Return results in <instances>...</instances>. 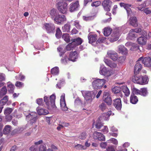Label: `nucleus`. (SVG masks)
<instances>
[{
    "mask_svg": "<svg viewBox=\"0 0 151 151\" xmlns=\"http://www.w3.org/2000/svg\"><path fill=\"white\" fill-rule=\"evenodd\" d=\"M132 81L134 83L141 85L147 84L149 81L148 76L146 75L144 76L134 74L131 78Z\"/></svg>",
    "mask_w": 151,
    "mask_h": 151,
    "instance_id": "1",
    "label": "nucleus"
},
{
    "mask_svg": "<svg viewBox=\"0 0 151 151\" xmlns=\"http://www.w3.org/2000/svg\"><path fill=\"white\" fill-rule=\"evenodd\" d=\"M55 96L52 94L50 97V100L48 97L45 96L44 98V101L45 102L47 109H56V106L55 105Z\"/></svg>",
    "mask_w": 151,
    "mask_h": 151,
    "instance_id": "2",
    "label": "nucleus"
},
{
    "mask_svg": "<svg viewBox=\"0 0 151 151\" xmlns=\"http://www.w3.org/2000/svg\"><path fill=\"white\" fill-rule=\"evenodd\" d=\"M27 113L26 112L24 113L25 115L26 116V119L29 122V123L31 125L35 123L37 120V114L36 113H28L27 115Z\"/></svg>",
    "mask_w": 151,
    "mask_h": 151,
    "instance_id": "3",
    "label": "nucleus"
},
{
    "mask_svg": "<svg viewBox=\"0 0 151 151\" xmlns=\"http://www.w3.org/2000/svg\"><path fill=\"white\" fill-rule=\"evenodd\" d=\"M57 8L59 12L62 14L66 13L67 10V4L65 2H60L57 4Z\"/></svg>",
    "mask_w": 151,
    "mask_h": 151,
    "instance_id": "4",
    "label": "nucleus"
},
{
    "mask_svg": "<svg viewBox=\"0 0 151 151\" xmlns=\"http://www.w3.org/2000/svg\"><path fill=\"white\" fill-rule=\"evenodd\" d=\"M105 82L106 80L104 79H98L93 81L92 86L94 89H98L102 87Z\"/></svg>",
    "mask_w": 151,
    "mask_h": 151,
    "instance_id": "5",
    "label": "nucleus"
},
{
    "mask_svg": "<svg viewBox=\"0 0 151 151\" xmlns=\"http://www.w3.org/2000/svg\"><path fill=\"white\" fill-rule=\"evenodd\" d=\"M119 97L115 98L113 100L112 104L116 110L120 111L122 108V101L120 97Z\"/></svg>",
    "mask_w": 151,
    "mask_h": 151,
    "instance_id": "6",
    "label": "nucleus"
},
{
    "mask_svg": "<svg viewBox=\"0 0 151 151\" xmlns=\"http://www.w3.org/2000/svg\"><path fill=\"white\" fill-rule=\"evenodd\" d=\"M45 29L48 33H53L55 32V26L53 24L45 23L44 24Z\"/></svg>",
    "mask_w": 151,
    "mask_h": 151,
    "instance_id": "7",
    "label": "nucleus"
},
{
    "mask_svg": "<svg viewBox=\"0 0 151 151\" xmlns=\"http://www.w3.org/2000/svg\"><path fill=\"white\" fill-rule=\"evenodd\" d=\"M66 18L65 16L59 14L57 17L54 19V22L55 23L60 24L66 21Z\"/></svg>",
    "mask_w": 151,
    "mask_h": 151,
    "instance_id": "8",
    "label": "nucleus"
},
{
    "mask_svg": "<svg viewBox=\"0 0 151 151\" xmlns=\"http://www.w3.org/2000/svg\"><path fill=\"white\" fill-rule=\"evenodd\" d=\"M103 99L104 101L108 105H111L112 103V100L111 97L109 94V93L106 91L104 92L103 93Z\"/></svg>",
    "mask_w": 151,
    "mask_h": 151,
    "instance_id": "9",
    "label": "nucleus"
},
{
    "mask_svg": "<svg viewBox=\"0 0 151 151\" xmlns=\"http://www.w3.org/2000/svg\"><path fill=\"white\" fill-rule=\"evenodd\" d=\"M79 7V1H76L75 2L72 3L70 5L69 11L71 12H73L77 11Z\"/></svg>",
    "mask_w": 151,
    "mask_h": 151,
    "instance_id": "10",
    "label": "nucleus"
},
{
    "mask_svg": "<svg viewBox=\"0 0 151 151\" xmlns=\"http://www.w3.org/2000/svg\"><path fill=\"white\" fill-rule=\"evenodd\" d=\"M112 3V2L110 0H104L102 3V5L105 11L109 12L110 11Z\"/></svg>",
    "mask_w": 151,
    "mask_h": 151,
    "instance_id": "11",
    "label": "nucleus"
},
{
    "mask_svg": "<svg viewBox=\"0 0 151 151\" xmlns=\"http://www.w3.org/2000/svg\"><path fill=\"white\" fill-rule=\"evenodd\" d=\"M112 91L114 94H116V95L119 97H123V94L121 91L122 89L119 87L116 86L114 87L112 89Z\"/></svg>",
    "mask_w": 151,
    "mask_h": 151,
    "instance_id": "12",
    "label": "nucleus"
},
{
    "mask_svg": "<svg viewBox=\"0 0 151 151\" xmlns=\"http://www.w3.org/2000/svg\"><path fill=\"white\" fill-rule=\"evenodd\" d=\"M120 35L119 33V31L118 30H115L111 35V40L112 42L117 41L119 38Z\"/></svg>",
    "mask_w": 151,
    "mask_h": 151,
    "instance_id": "13",
    "label": "nucleus"
},
{
    "mask_svg": "<svg viewBox=\"0 0 151 151\" xmlns=\"http://www.w3.org/2000/svg\"><path fill=\"white\" fill-rule=\"evenodd\" d=\"M88 42L90 43H92L97 40V35L96 34H93L91 33H90L88 35Z\"/></svg>",
    "mask_w": 151,
    "mask_h": 151,
    "instance_id": "14",
    "label": "nucleus"
},
{
    "mask_svg": "<svg viewBox=\"0 0 151 151\" xmlns=\"http://www.w3.org/2000/svg\"><path fill=\"white\" fill-rule=\"evenodd\" d=\"M119 5L121 7H123L126 10L128 14H130L132 12L131 9L129 8L132 6L131 4L121 2L120 3Z\"/></svg>",
    "mask_w": 151,
    "mask_h": 151,
    "instance_id": "15",
    "label": "nucleus"
},
{
    "mask_svg": "<svg viewBox=\"0 0 151 151\" xmlns=\"http://www.w3.org/2000/svg\"><path fill=\"white\" fill-rule=\"evenodd\" d=\"M142 63L145 66L147 67H151V58L150 57H146L143 58L142 60Z\"/></svg>",
    "mask_w": 151,
    "mask_h": 151,
    "instance_id": "16",
    "label": "nucleus"
},
{
    "mask_svg": "<svg viewBox=\"0 0 151 151\" xmlns=\"http://www.w3.org/2000/svg\"><path fill=\"white\" fill-rule=\"evenodd\" d=\"M142 68V65L139 62H137L134 68V74H138Z\"/></svg>",
    "mask_w": 151,
    "mask_h": 151,
    "instance_id": "17",
    "label": "nucleus"
},
{
    "mask_svg": "<svg viewBox=\"0 0 151 151\" xmlns=\"http://www.w3.org/2000/svg\"><path fill=\"white\" fill-rule=\"evenodd\" d=\"M78 58V54L76 51L70 52L69 55V59L72 61H75Z\"/></svg>",
    "mask_w": 151,
    "mask_h": 151,
    "instance_id": "18",
    "label": "nucleus"
},
{
    "mask_svg": "<svg viewBox=\"0 0 151 151\" xmlns=\"http://www.w3.org/2000/svg\"><path fill=\"white\" fill-rule=\"evenodd\" d=\"M49 14L50 16L52 19H53L54 21V19L59 14L57 10L55 9H51L50 12Z\"/></svg>",
    "mask_w": 151,
    "mask_h": 151,
    "instance_id": "19",
    "label": "nucleus"
},
{
    "mask_svg": "<svg viewBox=\"0 0 151 151\" xmlns=\"http://www.w3.org/2000/svg\"><path fill=\"white\" fill-rule=\"evenodd\" d=\"M137 36V34L132 29H131L128 34L127 38L129 40H132Z\"/></svg>",
    "mask_w": 151,
    "mask_h": 151,
    "instance_id": "20",
    "label": "nucleus"
},
{
    "mask_svg": "<svg viewBox=\"0 0 151 151\" xmlns=\"http://www.w3.org/2000/svg\"><path fill=\"white\" fill-rule=\"evenodd\" d=\"M118 51L119 53L123 55H126L128 53V51L124 46L120 45L118 46Z\"/></svg>",
    "mask_w": 151,
    "mask_h": 151,
    "instance_id": "21",
    "label": "nucleus"
},
{
    "mask_svg": "<svg viewBox=\"0 0 151 151\" xmlns=\"http://www.w3.org/2000/svg\"><path fill=\"white\" fill-rule=\"evenodd\" d=\"M130 102L133 104H136L138 101L137 97L134 93H132L130 96Z\"/></svg>",
    "mask_w": 151,
    "mask_h": 151,
    "instance_id": "22",
    "label": "nucleus"
},
{
    "mask_svg": "<svg viewBox=\"0 0 151 151\" xmlns=\"http://www.w3.org/2000/svg\"><path fill=\"white\" fill-rule=\"evenodd\" d=\"M147 39L146 37L141 36L138 38L137 39L138 43L140 45H145L146 43Z\"/></svg>",
    "mask_w": 151,
    "mask_h": 151,
    "instance_id": "23",
    "label": "nucleus"
},
{
    "mask_svg": "<svg viewBox=\"0 0 151 151\" xmlns=\"http://www.w3.org/2000/svg\"><path fill=\"white\" fill-rule=\"evenodd\" d=\"M130 24L131 25L134 27H137L138 25V23L136 17H134L130 18Z\"/></svg>",
    "mask_w": 151,
    "mask_h": 151,
    "instance_id": "24",
    "label": "nucleus"
},
{
    "mask_svg": "<svg viewBox=\"0 0 151 151\" xmlns=\"http://www.w3.org/2000/svg\"><path fill=\"white\" fill-rule=\"evenodd\" d=\"M108 54L110 58L113 61H115L117 60L118 55L116 52L114 53L109 52Z\"/></svg>",
    "mask_w": 151,
    "mask_h": 151,
    "instance_id": "25",
    "label": "nucleus"
},
{
    "mask_svg": "<svg viewBox=\"0 0 151 151\" xmlns=\"http://www.w3.org/2000/svg\"><path fill=\"white\" fill-rule=\"evenodd\" d=\"M7 86L8 91L10 93H13L14 88V86L10 82L7 83Z\"/></svg>",
    "mask_w": 151,
    "mask_h": 151,
    "instance_id": "26",
    "label": "nucleus"
},
{
    "mask_svg": "<svg viewBox=\"0 0 151 151\" xmlns=\"http://www.w3.org/2000/svg\"><path fill=\"white\" fill-rule=\"evenodd\" d=\"M84 97L86 101H88L90 102H91L92 101V97L90 92H86L84 96Z\"/></svg>",
    "mask_w": 151,
    "mask_h": 151,
    "instance_id": "27",
    "label": "nucleus"
},
{
    "mask_svg": "<svg viewBox=\"0 0 151 151\" xmlns=\"http://www.w3.org/2000/svg\"><path fill=\"white\" fill-rule=\"evenodd\" d=\"M51 73L53 76L58 75L59 73V69L58 67H55L51 70Z\"/></svg>",
    "mask_w": 151,
    "mask_h": 151,
    "instance_id": "28",
    "label": "nucleus"
},
{
    "mask_svg": "<svg viewBox=\"0 0 151 151\" xmlns=\"http://www.w3.org/2000/svg\"><path fill=\"white\" fill-rule=\"evenodd\" d=\"M72 40L77 46L81 45L83 42L82 39L79 37H78L76 39H72Z\"/></svg>",
    "mask_w": 151,
    "mask_h": 151,
    "instance_id": "29",
    "label": "nucleus"
},
{
    "mask_svg": "<svg viewBox=\"0 0 151 151\" xmlns=\"http://www.w3.org/2000/svg\"><path fill=\"white\" fill-rule=\"evenodd\" d=\"M37 112L39 115H45L48 113V111L43 109H40L37 110Z\"/></svg>",
    "mask_w": 151,
    "mask_h": 151,
    "instance_id": "30",
    "label": "nucleus"
},
{
    "mask_svg": "<svg viewBox=\"0 0 151 151\" xmlns=\"http://www.w3.org/2000/svg\"><path fill=\"white\" fill-rule=\"evenodd\" d=\"M70 26L69 24L67 23L65 24L62 27V30L64 32H70Z\"/></svg>",
    "mask_w": 151,
    "mask_h": 151,
    "instance_id": "31",
    "label": "nucleus"
},
{
    "mask_svg": "<svg viewBox=\"0 0 151 151\" xmlns=\"http://www.w3.org/2000/svg\"><path fill=\"white\" fill-rule=\"evenodd\" d=\"M112 29L109 27H106L104 29V34L105 36H108L111 33Z\"/></svg>",
    "mask_w": 151,
    "mask_h": 151,
    "instance_id": "32",
    "label": "nucleus"
},
{
    "mask_svg": "<svg viewBox=\"0 0 151 151\" xmlns=\"http://www.w3.org/2000/svg\"><path fill=\"white\" fill-rule=\"evenodd\" d=\"M11 129V127L9 125L5 126L3 130V132L4 134H7L10 133Z\"/></svg>",
    "mask_w": 151,
    "mask_h": 151,
    "instance_id": "33",
    "label": "nucleus"
},
{
    "mask_svg": "<svg viewBox=\"0 0 151 151\" xmlns=\"http://www.w3.org/2000/svg\"><path fill=\"white\" fill-rule=\"evenodd\" d=\"M122 90L126 96H128L130 94V91L127 86H122Z\"/></svg>",
    "mask_w": 151,
    "mask_h": 151,
    "instance_id": "34",
    "label": "nucleus"
},
{
    "mask_svg": "<svg viewBox=\"0 0 151 151\" xmlns=\"http://www.w3.org/2000/svg\"><path fill=\"white\" fill-rule=\"evenodd\" d=\"M8 100V97L6 96L0 101V106H2L5 104Z\"/></svg>",
    "mask_w": 151,
    "mask_h": 151,
    "instance_id": "35",
    "label": "nucleus"
},
{
    "mask_svg": "<svg viewBox=\"0 0 151 151\" xmlns=\"http://www.w3.org/2000/svg\"><path fill=\"white\" fill-rule=\"evenodd\" d=\"M7 91V90L6 87H3L2 88L0 92V97H2L3 96L5 95L6 94Z\"/></svg>",
    "mask_w": 151,
    "mask_h": 151,
    "instance_id": "36",
    "label": "nucleus"
},
{
    "mask_svg": "<svg viewBox=\"0 0 151 151\" xmlns=\"http://www.w3.org/2000/svg\"><path fill=\"white\" fill-rule=\"evenodd\" d=\"M5 75L4 74L0 73V87L4 85V83L1 82L5 80Z\"/></svg>",
    "mask_w": 151,
    "mask_h": 151,
    "instance_id": "37",
    "label": "nucleus"
},
{
    "mask_svg": "<svg viewBox=\"0 0 151 151\" xmlns=\"http://www.w3.org/2000/svg\"><path fill=\"white\" fill-rule=\"evenodd\" d=\"M139 95L144 96H145L147 94V89L145 88H143L140 89Z\"/></svg>",
    "mask_w": 151,
    "mask_h": 151,
    "instance_id": "38",
    "label": "nucleus"
},
{
    "mask_svg": "<svg viewBox=\"0 0 151 151\" xmlns=\"http://www.w3.org/2000/svg\"><path fill=\"white\" fill-rule=\"evenodd\" d=\"M62 38L67 42L68 43L70 41V36L68 34H64L62 36Z\"/></svg>",
    "mask_w": 151,
    "mask_h": 151,
    "instance_id": "39",
    "label": "nucleus"
},
{
    "mask_svg": "<svg viewBox=\"0 0 151 151\" xmlns=\"http://www.w3.org/2000/svg\"><path fill=\"white\" fill-rule=\"evenodd\" d=\"M62 32L59 27H57L56 28L55 36L57 38H59L61 37L62 35Z\"/></svg>",
    "mask_w": 151,
    "mask_h": 151,
    "instance_id": "40",
    "label": "nucleus"
},
{
    "mask_svg": "<svg viewBox=\"0 0 151 151\" xmlns=\"http://www.w3.org/2000/svg\"><path fill=\"white\" fill-rule=\"evenodd\" d=\"M108 70L105 67H103L100 68L99 72L100 74L105 76L106 75V73Z\"/></svg>",
    "mask_w": 151,
    "mask_h": 151,
    "instance_id": "41",
    "label": "nucleus"
},
{
    "mask_svg": "<svg viewBox=\"0 0 151 151\" xmlns=\"http://www.w3.org/2000/svg\"><path fill=\"white\" fill-rule=\"evenodd\" d=\"M38 151H47L45 144L40 145L38 147Z\"/></svg>",
    "mask_w": 151,
    "mask_h": 151,
    "instance_id": "42",
    "label": "nucleus"
},
{
    "mask_svg": "<svg viewBox=\"0 0 151 151\" xmlns=\"http://www.w3.org/2000/svg\"><path fill=\"white\" fill-rule=\"evenodd\" d=\"M66 104L65 96H61V99L60 100V104L61 107L62 106H64V105H65Z\"/></svg>",
    "mask_w": 151,
    "mask_h": 151,
    "instance_id": "43",
    "label": "nucleus"
},
{
    "mask_svg": "<svg viewBox=\"0 0 151 151\" xmlns=\"http://www.w3.org/2000/svg\"><path fill=\"white\" fill-rule=\"evenodd\" d=\"M12 111V109L10 108H7L4 110V114L5 115L9 114Z\"/></svg>",
    "mask_w": 151,
    "mask_h": 151,
    "instance_id": "44",
    "label": "nucleus"
},
{
    "mask_svg": "<svg viewBox=\"0 0 151 151\" xmlns=\"http://www.w3.org/2000/svg\"><path fill=\"white\" fill-rule=\"evenodd\" d=\"M99 109L101 110L102 111H103L106 109L107 107L105 103H102L99 105Z\"/></svg>",
    "mask_w": 151,
    "mask_h": 151,
    "instance_id": "45",
    "label": "nucleus"
},
{
    "mask_svg": "<svg viewBox=\"0 0 151 151\" xmlns=\"http://www.w3.org/2000/svg\"><path fill=\"white\" fill-rule=\"evenodd\" d=\"M87 134L86 132L82 133L79 135L78 137L82 140L85 139L86 137Z\"/></svg>",
    "mask_w": 151,
    "mask_h": 151,
    "instance_id": "46",
    "label": "nucleus"
},
{
    "mask_svg": "<svg viewBox=\"0 0 151 151\" xmlns=\"http://www.w3.org/2000/svg\"><path fill=\"white\" fill-rule=\"evenodd\" d=\"M74 25L78 29H80L81 26L79 24V22L78 20H76L74 22Z\"/></svg>",
    "mask_w": 151,
    "mask_h": 151,
    "instance_id": "47",
    "label": "nucleus"
},
{
    "mask_svg": "<svg viewBox=\"0 0 151 151\" xmlns=\"http://www.w3.org/2000/svg\"><path fill=\"white\" fill-rule=\"evenodd\" d=\"M70 60L69 59V58H68L67 56H65L64 58H62L61 60V62L62 63L65 64L67 63V62Z\"/></svg>",
    "mask_w": 151,
    "mask_h": 151,
    "instance_id": "48",
    "label": "nucleus"
},
{
    "mask_svg": "<svg viewBox=\"0 0 151 151\" xmlns=\"http://www.w3.org/2000/svg\"><path fill=\"white\" fill-rule=\"evenodd\" d=\"M99 130L104 133H107L109 132L108 129L106 126H103Z\"/></svg>",
    "mask_w": 151,
    "mask_h": 151,
    "instance_id": "49",
    "label": "nucleus"
},
{
    "mask_svg": "<svg viewBox=\"0 0 151 151\" xmlns=\"http://www.w3.org/2000/svg\"><path fill=\"white\" fill-rule=\"evenodd\" d=\"M57 50L60 52V55L62 56L66 52L65 50H63L61 47H58Z\"/></svg>",
    "mask_w": 151,
    "mask_h": 151,
    "instance_id": "50",
    "label": "nucleus"
},
{
    "mask_svg": "<svg viewBox=\"0 0 151 151\" xmlns=\"http://www.w3.org/2000/svg\"><path fill=\"white\" fill-rule=\"evenodd\" d=\"M104 125L101 122H96L95 127L96 128L99 129H101Z\"/></svg>",
    "mask_w": 151,
    "mask_h": 151,
    "instance_id": "51",
    "label": "nucleus"
},
{
    "mask_svg": "<svg viewBox=\"0 0 151 151\" xmlns=\"http://www.w3.org/2000/svg\"><path fill=\"white\" fill-rule=\"evenodd\" d=\"M140 90H139L135 88H134L132 89V93L135 94H140Z\"/></svg>",
    "mask_w": 151,
    "mask_h": 151,
    "instance_id": "52",
    "label": "nucleus"
},
{
    "mask_svg": "<svg viewBox=\"0 0 151 151\" xmlns=\"http://www.w3.org/2000/svg\"><path fill=\"white\" fill-rule=\"evenodd\" d=\"M93 18V17L92 16H83V19L86 21H88L92 20Z\"/></svg>",
    "mask_w": 151,
    "mask_h": 151,
    "instance_id": "53",
    "label": "nucleus"
},
{
    "mask_svg": "<svg viewBox=\"0 0 151 151\" xmlns=\"http://www.w3.org/2000/svg\"><path fill=\"white\" fill-rule=\"evenodd\" d=\"M37 103L40 106H42L43 105V102L42 99L39 98L36 100Z\"/></svg>",
    "mask_w": 151,
    "mask_h": 151,
    "instance_id": "54",
    "label": "nucleus"
},
{
    "mask_svg": "<svg viewBox=\"0 0 151 151\" xmlns=\"http://www.w3.org/2000/svg\"><path fill=\"white\" fill-rule=\"evenodd\" d=\"M50 148H49L47 149V151H54V150H56L58 148L54 145L52 144L50 146Z\"/></svg>",
    "mask_w": 151,
    "mask_h": 151,
    "instance_id": "55",
    "label": "nucleus"
},
{
    "mask_svg": "<svg viewBox=\"0 0 151 151\" xmlns=\"http://www.w3.org/2000/svg\"><path fill=\"white\" fill-rule=\"evenodd\" d=\"M126 58L124 56H122L119 57L117 59L118 61L120 63H123L125 60Z\"/></svg>",
    "mask_w": 151,
    "mask_h": 151,
    "instance_id": "56",
    "label": "nucleus"
},
{
    "mask_svg": "<svg viewBox=\"0 0 151 151\" xmlns=\"http://www.w3.org/2000/svg\"><path fill=\"white\" fill-rule=\"evenodd\" d=\"M84 146L80 144H77L75 146V147L76 149L77 150H84Z\"/></svg>",
    "mask_w": 151,
    "mask_h": 151,
    "instance_id": "57",
    "label": "nucleus"
},
{
    "mask_svg": "<svg viewBox=\"0 0 151 151\" xmlns=\"http://www.w3.org/2000/svg\"><path fill=\"white\" fill-rule=\"evenodd\" d=\"M100 134V132H95L93 134V137L95 139L98 140V137L99 134Z\"/></svg>",
    "mask_w": 151,
    "mask_h": 151,
    "instance_id": "58",
    "label": "nucleus"
},
{
    "mask_svg": "<svg viewBox=\"0 0 151 151\" xmlns=\"http://www.w3.org/2000/svg\"><path fill=\"white\" fill-rule=\"evenodd\" d=\"M101 4V2L100 1H95L93 2L91 4V6H99L100 4Z\"/></svg>",
    "mask_w": 151,
    "mask_h": 151,
    "instance_id": "59",
    "label": "nucleus"
},
{
    "mask_svg": "<svg viewBox=\"0 0 151 151\" xmlns=\"http://www.w3.org/2000/svg\"><path fill=\"white\" fill-rule=\"evenodd\" d=\"M98 137V140L100 141H104L105 140V137L104 135L101 133L99 135Z\"/></svg>",
    "mask_w": 151,
    "mask_h": 151,
    "instance_id": "60",
    "label": "nucleus"
},
{
    "mask_svg": "<svg viewBox=\"0 0 151 151\" xmlns=\"http://www.w3.org/2000/svg\"><path fill=\"white\" fill-rule=\"evenodd\" d=\"M114 74V72L113 70H108L106 73V75L105 76L107 77H109Z\"/></svg>",
    "mask_w": 151,
    "mask_h": 151,
    "instance_id": "61",
    "label": "nucleus"
},
{
    "mask_svg": "<svg viewBox=\"0 0 151 151\" xmlns=\"http://www.w3.org/2000/svg\"><path fill=\"white\" fill-rule=\"evenodd\" d=\"M31 151H37V148L35 146L32 145L29 148Z\"/></svg>",
    "mask_w": 151,
    "mask_h": 151,
    "instance_id": "62",
    "label": "nucleus"
},
{
    "mask_svg": "<svg viewBox=\"0 0 151 151\" xmlns=\"http://www.w3.org/2000/svg\"><path fill=\"white\" fill-rule=\"evenodd\" d=\"M144 12L146 14H149L151 13V11L149 9V8H147L143 9Z\"/></svg>",
    "mask_w": 151,
    "mask_h": 151,
    "instance_id": "63",
    "label": "nucleus"
},
{
    "mask_svg": "<svg viewBox=\"0 0 151 151\" xmlns=\"http://www.w3.org/2000/svg\"><path fill=\"white\" fill-rule=\"evenodd\" d=\"M107 151H115L114 149V147L112 146L108 147L106 149Z\"/></svg>",
    "mask_w": 151,
    "mask_h": 151,
    "instance_id": "64",
    "label": "nucleus"
}]
</instances>
